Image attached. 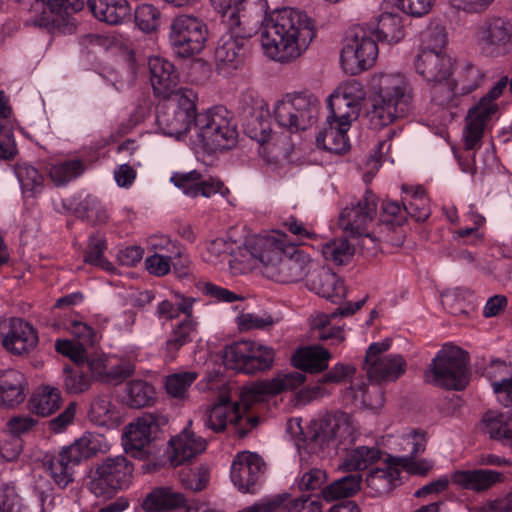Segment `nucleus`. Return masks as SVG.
I'll use <instances>...</instances> for the list:
<instances>
[{
  "mask_svg": "<svg viewBox=\"0 0 512 512\" xmlns=\"http://www.w3.org/2000/svg\"><path fill=\"white\" fill-rule=\"evenodd\" d=\"M234 257L235 273H246L259 263L264 277L282 284L304 279L317 266L304 251L290 246L286 234L280 230L249 236Z\"/></svg>",
  "mask_w": 512,
  "mask_h": 512,
  "instance_id": "nucleus-1",
  "label": "nucleus"
},
{
  "mask_svg": "<svg viewBox=\"0 0 512 512\" xmlns=\"http://www.w3.org/2000/svg\"><path fill=\"white\" fill-rule=\"evenodd\" d=\"M305 381V375L299 371L278 373L274 378L257 381L241 392V403L232 401L222 394L216 403L207 407L203 416V424L214 432L223 431L228 425L237 428L244 435L258 424V418L247 415L249 405L261 402L266 397L274 396L287 390L299 387Z\"/></svg>",
  "mask_w": 512,
  "mask_h": 512,
  "instance_id": "nucleus-2",
  "label": "nucleus"
},
{
  "mask_svg": "<svg viewBox=\"0 0 512 512\" xmlns=\"http://www.w3.org/2000/svg\"><path fill=\"white\" fill-rule=\"evenodd\" d=\"M315 35L312 18L304 11L290 7L266 15L260 28L263 53L279 63H291L300 58Z\"/></svg>",
  "mask_w": 512,
  "mask_h": 512,
  "instance_id": "nucleus-3",
  "label": "nucleus"
},
{
  "mask_svg": "<svg viewBox=\"0 0 512 512\" xmlns=\"http://www.w3.org/2000/svg\"><path fill=\"white\" fill-rule=\"evenodd\" d=\"M367 88L372 102L368 116L374 128L387 126L404 115L413 100L412 86L400 72H375L370 75Z\"/></svg>",
  "mask_w": 512,
  "mask_h": 512,
  "instance_id": "nucleus-4",
  "label": "nucleus"
},
{
  "mask_svg": "<svg viewBox=\"0 0 512 512\" xmlns=\"http://www.w3.org/2000/svg\"><path fill=\"white\" fill-rule=\"evenodd\" d=\"M249 0H210L227 31L220 37L215 58L220 70H234L244 57L245 10Z\"/></svg>",
  "mask_w": 512,
  "mask_h": 512,
  "instance_id": "nucleus-5",
  "label": "nucleus"
},
{
  "mask_svg": "<svg viewBox=\"0 0 512 512\" xmlns=\"http://www.w3.org/2000/svg\"><path fill=\"white\" fill-rule=\"evenodd\" d=\"M238 138L231 113L223 106L199 112L190 130L189 145L195 150L217 152L232 149Z\"/></svg>",
  "mask_w": 512,
  "mask_h": 512,
  "instance_id": "nucleus-6",
  "label": "nucleus"
},
{
  "mask_svg": "<svg viewBox=\"0 0 512 512\" xmlns=\"http://www.w3.org/2000/svg\"><path fill=\"white\" fill-rule=\"evenodd\" d=\"M197 94L189 88H180L158 105L156 125L159 133L180 140L188 138L195 122Z\"/></svg>",
  "mask_w": 512,
  "mask_h": 512,
  "instance_id": "nucleus-7",
  "label": "nucleus"
},
{
  "mask_svg": "<svg viewBox=\"0 0 512 512\" xmlns=\"http://www.w3.org/2000/svg\"><path fill=\"white\" fill-rule=\"evenodd\" d=\"M456 59L444 49H419L414 60L416 73L430 88L431 102L437 106L449 96L445 89Z\"/></svg>",
  "mask_w": 512,
  "mask_h": 512,
  "instance_id": "nucleus-8",
  "label": "nucleus"
},
{
  "mask_svg": "<svg viewBox=\"0 0 512 512\" xmlns=\"http://www.w3.org/2000/svg\"><path fill=\"white\" fill-rule=\"evenodd\" d=\"M379 54L373 31L366 25L351 27L342 40L339 64L343 72L358 75L375 64Z\"/></svg>",
  "mask_w": 512,
  "mask_h": 512,
  "instance_id": "nucleus-9",
  "label": "nucleus"
},
{
  "mask_svg": "<svg viewBox=\"0 0 512 512\" xmlns=\"http://www.w3.org/2000/svg\"><path fill=\"white\" fill-rule=\"evenodd\" d=\"M246 134L260 144L259 153L269 164L283 165L294 149L291 136L272 135L268 111L256 110L244 124Z\"/></svg>",
  "mask_w": 512,
  "mask_h": 512,
  "instance_id": "nucleus-10",
  "label": "nucleus"
},
{
  "mask_svg": "<svg viewBox=\"0 0 512 512\" xmlns=\"http://www.w3.org/2000/svg\"><path fill=\"white\" fill-rule=\"evenodd\" d=\"M358 428V423L348 413L319 415L310 423L309 447L322 457L330 446L335 447L342 441L353 440Z\"/></svg>",
  "mask_w": 512,
  "mask_h": 512,
  "instance_id": "nucleus-11",
  "label": "nucleus"
},
{
  "mask_svg": "<svg viewBox=\"0 0 512 512\" xmlns=\"http://www.w3.org/2000/svg\"><path fill=\"white\" fill-rule=\"evenodd\" d=\"M317 98L307 92L287 93L273 104V117L291 134L308 129L317 113Z\"/></svg>",
  "mask_w": 512,
  "mask_h": 512,
  "instance_id": "nucleus-12",
  "label": "nucleus"
},
{
  "mask_svg": "<svg viewBox=\"0 0 512 512\" xmlns=\"http://www.w3.org/2000/svg\"><path fill=\"white\" fill-rule=\"evenodd\" d=\"M377 199L374 193L366 191L363 197L346 206L339 217V225L349 238L357 239L361 249L374 247L375 239L368 233L367 225L376 214Z\"/></svg>",
  "mask_w": 512,
  "mask_h": 512,
  "instance_id": "nucleus-13",
  "label": "nucleus"
},
{
  "mask_svg": "<svg viewBox=\"0 0 512 512\" xmlns=\"http://www.w3.org/2000/svg\"><path fill=\"white\" fill-rule=\"evenodd\" d=\"M428 378L433 384L447 389L465 388L468 377L463 351L458 347L445 345L433 359Z\"/></svg>",
  "mask_w": 512,
  "mask_h": 512,
  "instance_id": "nucleus-14",
  "label": "nucleus"
},
{
  "mask_svg": "<svg viewBox=\"0 0 512 512\" xmlns=\"http://www.w3.org/2000/svg\"><path fill=\"white\" fill-rule=\"evenodd\" d=\"M207 25L199 18L181 14L170 25L169 41L173 52L181 58L200 53L207 41Z\"/></svg>",
  "mask_w": 512,
  "mask_h": 512,
  "instance_id": "nucleus-15",
  "label": "nucleus"
},
{
  "mask_svg": "<svg viewBox=\"0 0 512 512\" xmlns=\"http://www.w3.org/2000/svg\"><path fill=\"white\" fill-rule=\"evenodd\" d=\"M507 86V78L499 80L479 102L469 109L466 116V126L463 132L464 146L472 150L480 142L484 130L497 114L496 100L502 95Z\"/></svg>",
  "mask_w": 512,
  "mask_h": 512,
  "instance_id": "nucleus-16",
  "label": "nucleus"
},
{
  "mask_svg": "<svg viewBox=\"0 0 512 512\" xmlns=\"http://www.w3.org/2000/svg\"><path fill=\"white\" fill-rule=\"evenodd\" d=\"M132 472L125 457L107 458L91 472L89 490L97 497L109 498L128 485Z\"/></svg>",
  "mask_w": 512,
  "mask_h": 512,
  "instance_id": "nucleus-17",
  "label": "nucleus"
},
{
  "mask_svg": "<svg viewBox=\"0 0 512 512\" xmlns=\"http://www.w3.org/2000/svg\"><path fill=\"white\" fill-rule=\"evenodd\" d=\"M484 72L469 60H457L453 68L452 76L445 87L449 96L439 107L452 109L457 108L463 96L477 90L484 81Z\"/></svg>",
  "mask_w": 512,
  "mask_h": 512,
  "instance_id": "nucleus-18",
  "label": "nucleus"
},
{
  "mask_svg": "<svg viewBox=\"0 0 512 512\" xmlns=\"http://www.w3.org/2000/svg\"><path fill=\"white\" fill-rule=\"evenodd\" d=\"M390 347V341L372 343L366 353L365 369L370 379L377 382L393 381L406 370V361L401 355H384Z\"/></svg>",
  "mask_w": 512,
  "mask_h": 512,
  "instance_id": "nucleus-19",
  "label": "nucleus"
},
{
  "mask_svg": "<svg viewBox=\"0 0 512 512\" xmlns=\"http://www.w3.org/2000/svg\"><path fill=\"white\" fill-rule=\"evenodd\" d=\"M474 38L488 53L504 54L512 43V20L502 16L487 17L477 26Z\"/></svg>",
  "mask_w": 512,
  "mask_h": 512,
  "instance_id": "nucleus-20",
  "label": "nucleus"
},
{
  "mask_svg": "<svg viewBox=\"0 0 512 512\" xmlns=\"http://www.w3.org/2000/svg\"><path fill=\"white\" fill-rule=\"evenodd\" d=\"M368 91L356 79L341 82L328 98L330 112L341 119L357 120Z\"/></svg>",
  "mask_w": 512,
  "mask_h": 512,
  "instance_id": "nucleus-21",
  "label": "nucleus"
},
{
  "mask_svg": "<svg viewBox=\"0 0 512 512\" xmlns=\"http://www.w3.org/2000/svg\"><path fill=\"white\" fill-rule=\"evenodd\" d=\"M0 340L8 352L22 355L36 347L38 333L26 320L11 317L0 322Z\"/></svg>",
  "mask_w": 512,
  "mask_h": 512,
  "instance_id": "nucleus-22",
  "label": "nucleus"
},
{
  "mask_svg": "<svg viewBox=\"0 0 512 512\" xmlns=\"http://www.w3.org/2000/svg\"><path fill=\"white\" fill-rule=\"evenodd\" d=\"M265 470L262 458L249 451L239 452L232 461L230 479L242 493L253 492Z\"/></svg>",
  "mask_w": 512,
  "mask_h": 512,
  "instance_id": "nucleus-23",
  "label": "nucleus"
},
{
  "mask_svg": "<svg viewBox=\"0 0 512 512\" xmlns=\"http://www.w3.org/2000/svg\"><path fill=\"white\" fill-rule=\"evenodd\" d=\"M159 418L144 414L125 428V450L135 458H145L147 448L159 428Z\"/></svg>",
  "mask_w": 512,
  "mask_h": 512,
  "instance_id": "nucleus-24",
  "label": "nucleus"
},
{
  "mask_svg": "<svg viewBox=\"0 0 512 512\" xmlns=\"http://www.w3.org/2000/svg\"><path fill=\"white\" fill-rule=\"evenodd\" d=\"M364 304V300L349 304L346 307H340L336 312L326 314L315 312L310 316L311 329L317 332V338L323 341L330 340L332 344H339L344 341L345 335L341 325L337 319L340 316H348L354 314Z\"/></svg>",
  "mask_w": 512,
  "mask_h": 512,
  "instance_id": "nucleus-25",
  "label": "nucleus"
},
{
  "mask_svg": "<svg viewBox=\"0 0 512 512\" xmlns=\"http://www.w3.org/2000/svg\"><path fill=\"white\" fill-rule=\"evenodd\" d=\"M204 438L196 435L189 427L172 437L168 443V460L172 466L183 465L191 461L206 449Z\"/></svg>",
  "mask_w": 512,
  "mask_h": 512,
  "instance_id": "nucleus-26",
  "label": "nucleus"
},
{
  "mask_svg": "<svg viewBox=\"0 0 512 512\" xmlns=\"http://www.w3.org/2000/svg\"><path fill=\"white\" fill-rule=\"evenodd\" d=\"M354 121L341 119L330 112L323 129L316 137L317 146L338 154L347 152L350 148L347 132Z\"/></svg>",
  "mask_w": 512,
  "mask_h": 512,
  "instance_id": "nucleus-27",
  "label": "nucleus"
},
{
  "mask_svg": "<svg viewBox=\"0 0 512 512\" xmlns=\"http://www.w3.org/2000/svg\"><path fill=\"white\" fill-rule=\"evenodd\" d=\"M25 2V0H18ZM84 0H34L30 5L29 24L47 27L56 24L62 13L67 8L80 10L83 7Z\"/></svg>",
  "mask_w": 512,
  "mask_h": 512,
  "instance_id": "nucleus-28",
  "label": "nucleus"
},
{
  "mask_svg": "<svg viewBox=\"0 0 512 512\" xmlns=\"http://www.w3.org/2000/svg\"><path fill=\"white\" fill-rule=\"evenodd\" d=\"M55 348L57 352L69 357L77 365H81L86 361L92 376L104 382L112 356L94 354L87 357L82 344H75L68 339L57 340Z\"/></svg>",
  "mask_w": 512,
  "mask_h": 512,
  "instance_id": "nucleus-29",
  "label": "nucleus"
},
{
  "mask_svg": "<svg viewBox=\"0 0 512 512\" xmlns=\"http://www.w3.org/2000/svg\"><path fill=\"white\" fill-rule=\"evenodd\" d=\"M451 484L458 488L483 492L502 479V474L490 469H457L450 474Z\"/></svg>",
  "mask_w": 512,
  "mask_h": 512,
  "instance_id": "nucleus-30",
  "label": "nucleus"
},
{
  "mask_svg": "<svg viewBox=\"0 0 512 512\" xmlns=\"http://www.w3.org/2000/svg\"><path fill=\"white\" fill-rule=\"evenodd\" d=\"M148 66L154 92L163 96L174 93L179 82V74L174 64L163 57L151 56Z\"/></svg>",
  "mask_w": 512,
  "mask_h": 512,
  "instance_id": "nucleus-31",
  "label": "nucleus"
},
{
  "mask_svg": "<svg viewBox=\"0 0 512 512\" xmlns=\"http://www.w3.org/2000/svg\"><path fill=\"white\" fill-rule=\"evenodd\" d=\"M312 272L307 284L310 290L333 303L346 296L345 285L335 273L318 265Z\"/></svg>",
  "mask_w": 512,
  "mask_h": 512,
  "instance_id": "nucleus-32",
  "label": "nucleus"
},
{
  "mask_svg": "<svg viewBox=\"0 0 512 512\" xmlns=\"http://www.w3.org/2000/svg\"><path fill=\"white\" fill-rule=\"evenodd\" d=\"M24 375L13 369L0 372V407L14 408L25 399Z\"/></svg>",
  "mask_w": 512,
  "mask_h": 512,
  "instance_id": "nucleus-33",
  "label": "nucleus"
},
{
  "mask_svg": "<svg viewBox=\"0 0 512 512\" xmlns=\"http://www.w3.org/2000/svg\"><path fill=\"white\" fill-rule=\"evenodd\" d=\"M373 31V38L387 44H397L405 37L403 17L399 14L384 12L375 23L365 24Z\"/></svg>",
  "mask_w": 512,
  "mask_h": 512,
  "instance_id": "nucleus-34",
  "label": "nucleus"
},
{
  "mask_svg": "<svg viewBox=\"0 0 512 512\" xmlns=\"http://www.w3.org/2000/svg\"><path fill=\"white\" fill-rule=\"evenodd\" d=\"M109 448L110 444L108 440L102 434L93 432H85L71 445L66 446L70 457L74 461H77L78 464L97 453L107 452Z\"/></svg>",
  "mask_w": 512,
  "mask_h": 512,
  "instance_id": "nucleus-35",
  "label": "nucleus"
},
{
  "mask_svg": "<svg viewBox=\"0 0 512 512\" xmlns=\"http://www.w3.org/2000/svg\"><path fill=\"white\" fill-rule=\"evenodd\" d=\"M44 169L50 180L60 187L80 177L86 169V164L81 159L73 158L46 162Z\"/></svg>",
  "mask_w": 512,
  "mask_h": 512,
  "instance_id": "nucleus-36",
  "label": "nucleus"
},
{
  "mask_svg": "<svg viewBox=\"0 0 512 512\" xmlns=\"http://www.w3.org/2000/svg\"><path fill=\"white\" fill-rule=\"evenodd\" d=\"M43 464L54 482L62 488L73 481L74 467L78 465L77 461L70 457L66 447H63L56 456L46 455Z\"/></svg>",
  "mask_w": 512,
  "mask_h": 512,
  "instance_id": "nucleus-37",
  "label": "nucleus"
},
{
  "mask_svg": "<svg viewBox=\"0 0 512 512\" xmlns=\"http://www.w3.org/2000/svg\"><path fill=\"white\" fill-rule=\"evenodd\" d=\"M93 15L100 21L108 24H119L131 12L127 0H87Z\"/></svg>",
  "mask_w": 512,
  "mask_h": 512,
  "instance_id": "nucleus-38",
  "label": "nucleus"
},
{
  "mask_svg": "<svg viewBox=\"0 0 512 512\" xmlns=\"http://www.w3.org/2000/svg\"><path fill=\"white\" fill-rule=\"evenodd\" d=\"M184 495L172 487H158L147 495L143 507L146 512H164L184 506Z\"/></svg>",
  "mask_w": 512,
  "mask_h": 512,
  "instance_id": "nucleus-39",
  "label": "nucleus"
},
{
  "mask_svg": "<svg viewBox=\"0 0 512 512\" xmlns=\"http://www.w3.org/2000/svg\"><path fill=\"white\" fill-rule=\"evenodd\" d=\"M331 359L330 352L319 345H312L300 348L292 357L295 367L302 370L318 373L328 367Z\"/></svg>",
  "mask_w": 512,
  "mask_h": 512,
  "instance_id": "nucleus-40",
  "label": "nucleus"
},
{
  "mask_svg": "<svg viewBox=\"0 0 512 512\" xmlns=\"http://www.w3.org/2000/svg\"><path fill=\"white\" fill-rule=\"evenodd\" d=\"M398 467L392 456L385 459L380 467L371 470L366 477V484L372 493L381 495L389 492L399 478Z\"/></svg>",
  "mask_w": 512,
  "mask_h": 512,
  "instance_id": "nucleus-41",
  "label": "nucleus"
},
{
  "mask_svg": "<svg viewBox=\"0 0 512 512\" xmlns=\"http://www.w3.org/2000/svg\"><path fill=\"white\" fill-rule=\"evenodd\" d=\"M381 452L376 446L359 445L347 449L341 457L339 469L358 471L368 468L380 459Z\"/></svg>",
  "mask_w": 512,
  "mask_h": 512,
  "instance_id": "nucleus-42",
  "label": "nucleus"
},
{
  "mask_svg": "<svg viewBox=\"0 0 512 512\" xmlns=\"http://www.w3.org/2000/svg\"><path fill=\"white\" fill-rule=\"evenodd\" d=\"M483 424L490 438L512 446V411H488L483 417Z\"/></svg>",
  "mask_w": 512,
  "mask_h": 512,
  "instance_id": "nucleus-43",
  "label": "nucleus"
},
{
  "mask_svg": "<svg viewBox=\"0 0 512 512\" xmlns=\"http://www.w3.org/2000/svg\"><path fill=\"white\" fill-rule=\"evenodd\" d=\"M235 243L225 238H217L207 242L201 252L202 258L205 262L213 265H219L224 260L229 258V268L232 274H236L233 271L232 264L234 262L235 254H239V250L245 246V242L242 245H238L234 248Z\"/></svg>",
  "mask_w": 512,
  "mask_h": 512,
  "instance_id": "nucleus-44",
  "label": "nucleus"
},
{
  "mask_svg": "<svg viewBox=\"0 0 512 512\" xmlns=\"http://www.w3.org/2000/svg\"><path fill=\"white\" fill-rule=\"evenodd\" d=\"M62 404L61 392L58 388L46 385L40 387L31 397L32 411L41 416H49Z\"/></svg>",
  "mask_w": 512,
  "mask_h": 512,
  "instance_id": "nucleus-45",
  "label": "nucleus"
},
{
  "mask_svg": "<svg viewBox=\"0 0 512 512\" xmlns=\"http://www.w3.org/2000/svg\"><path fill=\"white\" fill-rule=\"evenodd\" d=\"M16 177L24 198H35L44 190V177L35 167L23 163L16 167Z\"/></svg>",
  "mask_w": 512,
  "mask_h": 512,
  "instance_id": "nucleus-46",
  "label": "nucleus"
},
{
  "mask_svg": "<svg viewBox=\"0 0 512 512\" xmlns=\"http://www.w3.org/2000/svg\"><path fill=\"white\" fill-rule=\"evenodd\" d=\"M174 302L163 300L158 303L156 315L159 319L172 320L181 313L185 317L192 316L193 306L198 301L197 298L187 297L180 292H173Z\"/></svg>",
  "mask_w": 512,
  "mask_h": 512,
  "instance_id": "nucleus-47",
  "label": "nucleus"
},
{
  "mask_svg": "<svg viewBox=\"0 0 512 512\" xmlns=\"http://www.w3.org/2000/svg\"><path fill=\"white\" fill-rule=\"evenodd\" d=\"M248 340L234 342L223 349V363L228 369L253 374V366L247 360Z\"/></svg>",
  "mask_w": 512,
  "mask_h": 512,
  "instance_id": "nucleus-48",
  "label": "nucleus"
},
{
  "mask_svg": "<svg viewBox=\"0 0 512 512\" xmlns=\"http://www.w3.org/2000/svg\"><path fill=\"white\" fill-rule=\"evenodd\" d=\"M428 435L426 431L417 428H409L402 434L393 437L392 444L395 450L407 452V455H417L426 449Z\"/></svg>",
  "mask_w": 512,
  "mask_h": 512,
  "instance_id": "nucleus-49",
  "label": "nucleus"
},
{
  "mask_svg": "<svg viewBox=\"0 0 512 512\" xmlns=\"http://www.w3.org/2000/svg\"><path fill=\"white\" fill-rule=\"evenodd\" d=\"M126 403L132 408L152 405L156 400L154 387L144 380H132L126 386Z\"/></svg>",
  "mask_w": 512,
  "mask_h": 512,
  "instance_id": "nucleus-50",
  "label": "nucleus"
},
{
  "mask_svg": "<svg viewBox=\"0 0 512 512\" xmlns=\"http://www.w3.org/2000/svg\"><path fill=\"white\" fill-rule=\"evenodd\" d=\"M355 246H359L357 239H337L323 244L322 254L326 260L337 265H343L351 260L355 252Z\"/></svg>",
  "mask_w": 512,
  "mask_h": 512,
  "instance_id": "nucleus-51",
  "label": "nucleus"
},
{
  "mask_svg": "<svg viewBox=\"0 0 512 512\" xmlns=\"http://www.w3.org/2000/svg\"><path fill=\"white\" fill-rule=\"evenodd\" d=\"M361 482L362 477L360 475L345 476L324 488L322 496L327 502L350 497L360 490Z\"/></svg>",
  "mask_w": 512,
  "mask_h": 512,
  "instance_id": "nucleus-52",
  "label": "nucleus"
},
{
  "mask_svg": "<svg viewBox=\"0 0 512 512\" xmlns=\"http://www.w3.org/2000/svg\"><path fill=\"white\" fill-rule=\"evenodd\" d=\"M197 377L198 374L192 371L172 373L165 378V391L172 398L184 400L187 398L188 390Z\"/></svg>",
  "mask_w": 512,
  "mask_h": 512,
  "instance_id": "nucleus-53",
  "label": "nucleus"
},
{
  "mask_svg": "<svg viewBox=\"0 0 512 512\" xmlns=\"http://www.w3.org/2000/svg\"><path fill=\"white\" fill-rule=\"evenodd\" d=\"M301 418L295 417L287 421L286 432L295 440V446L300 456L301 466L308 464V459L311 455H318V452H313L309 447L311 433L309 438L303 437V427Z\"/></svg>",
  "mask_w": 512,
  "mask_h": 512,
  "instance_id": "nucleus-54",
  "label": "nucleus"
},
{
  "mask_svg": "<svg viewBox=\"0 0 512 512\" xmlns=\"http://www.w3.org/2000/svg\"><path fill=\"white\" fill-rule=\"evenodd\" d=\"M247 360L253 366V374L268 370L274 362V350L264 344L248 340Z\"/></svg>",
  "mask_w": 512,
  "mask_h": 512,
  "instance_id": "nucleus-55",
  "label": "nucleus"
},
{
  "mask_svg": "<svg viewBox=\"0 0 512 512\" xmlns=\"http://www.w3.org/2000/svg\"><path fill=\"white\" fill-rule=\"evenodd\" d=\"M405 191L411 197L406 204L407 214L415 218L416 221L426 220L430 215V207L424 189L417 186L405 189Z\"/></svg>",
  "mask_w": 512,
  "mask_h": 512,
  "instance_id": "nucleus-56",
  "label": "nucleus"
},
{
  "mask_svg": "<svg viewBox=\"0 0 512 512\" xmlns=\"http://www.w3.org/2000/svg\"><path fill=\"white\" fill-rule=\"evenodd\" d=\"M115 414V406L112 404L109 395H98L92 401L89 418L96 425H107L114 419Z\"/></svg>",
  "mask_w": 512,
  "mask_h": 512,
  "instance_id": "nucleus-57",
  "label": "nucleus"
},
{
  "mask_svg": "<svg viewBox=\"0 0 512 512\" xmlns=\"http://www.w3.org/2000/svg\"><path fill=\"white\" fill-rule=\"evenodd\" d=\"M203 175L197 170L189 172H174L170 177V182L180 189L188 197H197L200 191V185Z\"/></svg>",
  "mask_w": 512,
  "mask_h": 512,
  "instance_id": "nucleus-58",
  "label": "nucleus"
},
{
  "mask_svg": "<svg viewBox=\"0 0 512 512\" xmlns=\"http://www.w3.org/2000/svg\"><path fill=\"white\" fill-rule=\"evenodd\" d=\"M105 249L106 242L103 236H91L89 238L88 249L85 255V262L108 272L113 271V265L103 256Z\"/></svg>",
  "mask_w": 512,
  "mask_h": 512,
  "instance_id": "nucleus-59",
  "label": "nucleus"
},
{
  "mask_svg": "<svg viewBox=\"0 0 512 512\" xmlns=\"http://www.w3.org/2000/svg\"><path fill=\"white\" fill-rule=\"evenodd\" d=\"M416 455L392 456L398 472L402 470L412 475H426L432 468L433 462L426 458H416Z\"/></svg>",
  "mask_w": 512,
  "mask_h": 512,
  "instance_id": "nucleus-60",
  "label": "nucleus"
},
{
  "mask_svg": "<svg viewBox=\"0 0 512 512\" xmlns=\"http://www.w3.org/2000/svg\"><path fill=\"white\" fill-rule=\"evenodd\" d=\"M384 4L386 7H396L409 16L423 17L431 11L434 0H385Z\"/></svg>",
  "mask_w": 512,
  "mask_h": 512,
  "instance_id": "nucleus-61",
  "label": "nucleus"
},
{
  "mask_svg": "<svg viewBox=\"0 0 512 512\" xmlns=\"http://www.w3.org/2000/svg\"><path fill=\"white\" fill-rule=\"evenodd\" d=\"M135 21L143 32H153L161 24L160 12L151 4H142L135 10Z\"/></svg>",
  "mask_w": 512,
  "mask_h": 512,
  "instance_id": "nucleus-62",
  "label": "nucleus"
},
{
  "mask_svg": "<svg viewBox=\"0 0 512 512\" xmlns=\"http://www.w3.org/2000/svg\"><path fill=\"white\" fill-rule=\"evenodd\" d=\"M63 385L70 394H80L87 391L91 386V379L81 370L64 368Z\"/></svg>",
  "mask_w": 512,
  "mask_h": 512,
  "instance_id": "nucleus-63",
  "label": "nucleus"
},
{
  "mask_svg": "<svg viewBox=\"0 0 512 512\" xmlns=\"http://www.w3.org/2000/svg\"><path fill=\"white\" fill-rule=\"evenodd\" d=\"M0 500L2 512H30L28 506L24 503L14 486H4Z\"/></svg>",
  "mask_w": 512,
  "mask_h": 512,
  "instance_id": "nucleus-64",
  "label": "nucleus"
}]
</instances>
